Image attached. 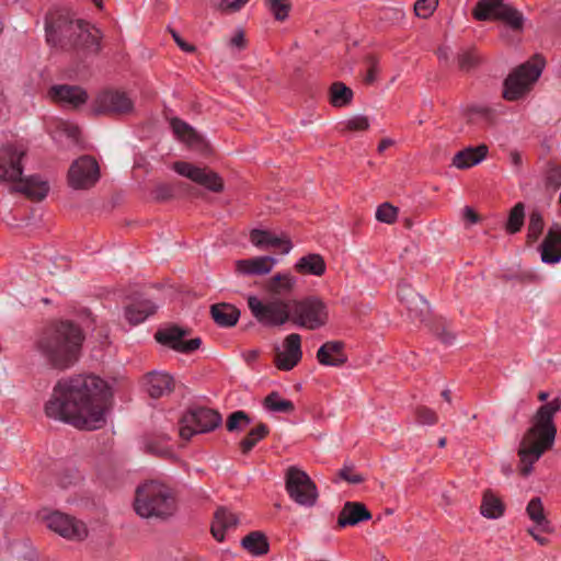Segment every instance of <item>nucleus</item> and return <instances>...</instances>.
Instances as JSON below:
<instances>
[{"label": "nucleus", "mask_w": 561, "mask_h": 561, "mask_svg": "<svg viewBox=\"0 0 561 561\" xmlns=\"http://www.w3.org/2000/svg\"><path fill=\"white\" fill-rule=\"evenodd\" d=\"M113 392L94 375H77L60 379L45 404L48 417L80 430L101 428L106 422L107 403Z\"/></svg>", "instance_id": "f257e3e1"}, {"label": "nucleus", "mask_w": 561, "mask_h": 561, "mask_svg": "<svg viewBox=\"0 0 561 561\" xmlns=\"http://www.w3.org/2000/svg\"><path fill=\"white\" fill-rule=\"evenodd\" d=\"M83 340L79 325L71 321H59L43 332L36 347L50 366L67 369L79 359Z\"/></svg>", "instance_id": "f03ea898"}, {"label": "nucleus", "mask_w": 561, "mask_h": 561, "mask_svg": "<svg viewBox=\"0 0 561 561\" xmlns=\"http://www.w3.org/2000/svg\"><path fill=\"white\" fill-rule=\"evenodd\" d=\"M46 41L62 50L79 54H96L100 48V31L82 20H73L68 14H50L46 19Z\"/></svg>", "instance_id": "7ed1b4c3"}, {"label": "nucleus", "mask_w": 561, "mask_h": 561, "mask_svg": "<svg viewBox=\"0 0 561 561\" xmlns=\"http://www.w3.org/2000/svg\"><path fill=\"white\" fill-rule=\"evenodd\" d=\"M560 410L561 399L554 398L541 405L534 415L531 426L522 439L518 450L523 476H528L534 463L553 445L557 435L553 419Z\"/></svg>", "instance_id": "20e7f679"}, {"label": "nucleus", "mask_w": 561, "mask_h": 561, "mask_svg": "<svg viewBox=\"0 0 561 561\" xmlns=\"http://www.w3.org/2000/svg\"><path fill=\"white\" fill-rule=\"evenodd\" d=\"M25 152V148L21 145L10 144L0 148V182H19L14 187L15 191L30 198L41 201L48 194L49 185L39 176L22 179V159Z\"/></svg>", "instance_id": "39448f33"}, {"label": "nucleus", "mask_w": 561, "mask_h": 561, "mask_svg": "<svg viewBox=\"0 0 561 561\" xmlns=\"http://www.w3.org/2000/svg\"><path fill=\"white\" fill-rule=\"evenodd\" d=\"M134 508L142 518L167 519L175 513V499L169 486L150 480L136 489Z\"/></svg>", "instance_id": "423d86ee"}, {"label": "nucleus", "mask_w": 561, "mask_h": 561, "mask_svg": "<svg viewBox=\"0 0 561 561\" xmlns=\"http://www.w3.org/2000/svg\"><path fill=\"white\" fill-rule=\"evenodd\" d=\"M248 307L252 316L265 327H282L291 321V300L271 297L262 301L254 295L248 297Z\"/></svg>", "instance_id": "0eeeda50"}, {"label": "nucleus", "mask_w": 561, "mask_h": 561, "mask_svg": "<svg viewBox=\"0 0 561 561\" xmlns=\"http://www.w3.org/2000/svg\"><path fill=\"white\" fill-rule=\"evenodd\" d=\"M329 321V308L317 296L291 300V322L298 328L318 330Z\"/></svg>", "instance_id": "6e6552de"}, {"label": "nucleus", "mask_w": 561, "mask_h": 561, "mask_svg": "<svg viewBox=\"0 0 561 561\" xmlns=\"http://www.w3.org/2000/svg\"><path fill=\"white\" fill-rule=\"evenodd\" d=\"M285 489L290 500L302 507H313L319 497L316 483L306 471L297 466L287 468Z\"/></svg>", "instance_id": "1a4fd4ad"}, {"label": "nucleus", "mask_w": 561, "mask_h": 561, "mask_svg": "<svg viewBox=\"0 0 561 561\" xmlns=\"http://www.w3.org/2000/svg\"><path fill=\"white\" fill-rule=\"evenodd\" d=\"M545 67L542 58L526 62L516 68L504 81L503 96L508 101H515L524 96L530 85L537 81Z\"/></svg>", "instance_id": "9d476101"}, {"label": "nucleus", "mask_w": 561, "mask_h": 561, "mask_svg": "<svg viewBox=\"0 0 561 561\" xmlns=\"http://www.w3.org/2000/svg\"><path fill=\"white\" fill-rule=\"evenodd\" d=\"M221 415L208 408L190 409L181 419L179 435L184 440L192 436L208 433L221 424Z\"/></svg>", "instance_id": "9b49d317"}, {"label": "nucleus", "mask_w": 561, "mask_h": 561, "mask_svg": "<svg viewBox=\"0 0 561 561\" xmlns=\"http://www.w3.org/2000/svg\"><path fill=\"white\" fill-rule=\"evenodd\" d=\"M472 15L478 21H503L513 30H520L524 23L522 13L504 0H479Z\"/></svg>", "instance_id": "f8f14e48"}, {"label": "nucleus", "mask_w": 561, "mask_h": 561, "mask_svg": "<svg viewBox=\"0 0 561 561\" xmlns=\"http://www.w3.org/2000/svg\"><path fill=\"white\" fill-rule=\"evenodd\" d=\"M134 101L125 92L116 89H107L100 92L94 101L96 114L123 115L133 112Z\"/></svg>", "instance_id": "ddd939ff"}, {"label": "nucleus", "mask_w": 561, "mask_h": 561, "mask_svg": "<svg viewBox=\"0 0 561 561\" xmlns=\"http://www.w3.org/2000/svg\"><path fill=\"white\" fill-rule=\"evenodd\" d=\"M68 178L71 187L88 188L94 185L100 178L99 164L91 157H80L71 164Z\"/></svg>", "instance_id": "4468645a"}, {"label": "nucleus", "mask_w": 561, "mask_h": 561, "mask_svg": "<svg viewBox=\"0 0 561 561\" xmlns=\"http://www.w3.org/2000/svg\"><path fill=\"white\" fill-rule=\"evenodd\" d=\"M186 335V330L176 325H171L158 330L154 337L157 342L164 346H168L179 353L188 354L201 346L202 340L199 337L185 340Z\"/></svg>", "instance_id": "2eb2a0df"}, {"label": "nucleus", "mask_w": 561, "mask_h": 561, "mask_svg": "<svg viewBox=\"0 0 561 561\" xmlns=\"http://www.w3.org/2000/svg\"><path fill=\"white\" fill-rule=\"evenodd\" d=\"M46 525L50 530L71 540H81L88 534L82 522L60 512L49 514L46 517Z\"/></svg>", "instance_id": "dca6fc26"}, {"label": "nucleus", "mask_w": 561, "mask_h": 561, "mask_svg": "<svg viewBox=\"0 0 561 561\" xmlns=\"http://www.w3.org/2000/svg\"><path fill=\"white\" fill-rule=\"evenodd\" d=\"M173 170L178 174L192 180L211 192H220L222 190V181L215 172L184 161L175 162Z\"/></svg>", "instance_id": "f3484780"}, {"label": "nucleus", "mask_w": 561, "mask_h": 561, "mask_svg": "<svg viewBox=\"0 0 561 561\" xmlns=\"http://www.w3.org/2000/svg\"><path fill=\"white\" fill-rule=\"evenodd\" d=\"M398 298L401 304L405 305L408 316L413 321L424 322L426 320L430 313V305L427 300L415 293L409 284H399Z\"/></svg>", "instance_id": "a211bd4d"}, {"label": "nucleus", "mask_w": 561, "mask_h": 561, "mask_svg": "<svg viewBox=\"0 0 561 561\" xmlns=\"http://www.w3.org/2000/svg\"><path fill=\"white\" fill-rule=\"evenodd\" d=\"M301 357V337L298 333H290L285 337L283 348H276L275 365L278 369L288 371L298 364Z\"/></svg>", "instance_id": "6ab92c4d"}, {"label": "nucleus", "mask_w": 561, "mask_h": 561, "mask_svg": "<svg viewBox=\"0 0 561 561\" xmlns=\"http://www.w3.org/2000/svg\"><path fill=\"white\" fill-rule=\"evenodd\" d=\"M158 310V305L147 298H136L124 307V319L135 327L145 322Z\"/></svg>", "instance_id": "aec40b11"}, {"label": "nucleus", "mask_w": 561, "mask_h": 561, "mask_svg": "<svg viewBox=\"0 0 561 561\" xmlns=\"http://www.w3.org/2000/svg\"><path fill=\"white\" fill-rule=\"evenodd\" d=\"M540 256L545 264L561 262V225L553 224L540 245Z\"/></svg>", "instance_id": "412c9836"}, {"label": "nucleus", "mask_w": 561, "mask_h": 561, "mask_svg": "<svg viewBox=\"0 0 561 561\" xmlns=\"http://www.w3.org/2000/svg\"><path fill=\"white\" fill-rule=\"evenodd\" d=\"M48 95L54 101L59 102L66 106L77 107L87 101L85 91L76 85H54L49 89Z\"/></svg>", "instance_id": "4be33fe9"}, {"label": "nucleus", "mask_w": 561, "mask_h": 561, "mask_svg": "<svg viewBox=\"0 0 561 561\" xmlns=\"http://www.w3.org/2000/svg\"><path fill=\"white\" fill-rule=\"evenodd\" d=\"M173 377L165 371L152 370L145 376V387L151 398H161L173 389Z\"/></svg>", "instance_id": "5701e85b"}, {"label": "nucleus", "mask_w": 561, "mask_h": 561, "mask_svg": "<svg viewBox=\"0 0 561 561\" xmlns=\"http://www.w3.org/2000/svg\"><path fill=\"white\" fill-rule=\"evenodd\" d=\"M250 240L253 245L260 249L277 248L283 254H288L293 249L290 240L285 237L276 236L266 230L254 229L250 233Z\"/></svg>", "instance_id": "b1692460"}, {"label": "nucleus", "mask_w": 561, "mask_h": 561, "mask_svg": "<svg viewBox=\"0 0 561 561\" xmlns=\"http://www.w3.org/2000/svg\"><path fill=\"white\" fill-rule=\"evenodd\" d=\"M370 518L371 514L363 503L346 502L339 514L337 526L341 528L355 526Z\"/></svg>", "instance_id": "393cba45"}, {"label": "nucleus", "mask_w": 561, "mask_h": 561, "mask_svg": "<svg viewBox=\"0 0 561 561\" xmlns=\"http://www.w3.org/2000/svg\"><path fill=\"white\" fill-rule=\"evenodd\" d=\"M343 348L344 343L341 341L325 342L319 347L317 359L323 366L340 367L347 360Z\"/></svg>", "instance_id": "a878e982"}, {"label": "nucleus", "mask_w": 561, "mask_h": 561, "mask_svg": "<svg viewBox=\"0 0 561 561\" xmlns=\"http://www.w3.org/2000/svg\"><path fill=\"white\" fill-rule=\"evenodd\" d=\"M276 263L277 260L273 256H256L237 261L236 270L242 275H265L273 270Z\"/></svg>", "instance_id": "bb28decb"}, {"label": "nucleus", "mask_w": 561, "mask_h": 561, "mask_svg": "<svg viewBox=\"0 0 561 561\" xmlns=\"http://www.w3.org/2000/svg\"><path fill=\"white\" fill-rule=\"evenodd\" d=\"M171 126L174 135L191 148L198 151L207 149V144H205L204 139L185 122L174 118L171 122Z\"/></svg>", "instance_id": "cd10ccee"}, {"label": "nucleus", "mask_w": 561, "mask_h": 561, "mask_svg": "<svg viewBox=\"0 0 561 561\" xmlns=\"http://www.w3.org/2000/svg\"><path fill=\"white\" fill-rule=\"evenodd\" d=\"M486 154L488 147L485 145H480L476 148L468 147L455 154L453 165L460 170L468 169L482 162Z\"/></svg>", "instance_id": "c85d7f7f"}, {"label": "nucleus", "mask_w": 561, "mask_h": 561, "mask_svg": "<svg viewBox=\"0 0 561 561\" xmlns=\"http://www.w3.org/2000/svg\"><path fill=\"white\" fill-rule=\"evenodd\" d=\"M238 517L225 507H220L216 511L214 522L211 524V534L218 541L225 539V534L231 529H234L238 525Z\"/></svg>", "instance_id": "c756f323"}, {"label": "nucleus", "mask_w": 561, "mask_h": 561, "mask_svg": "<svg viewBox=\"0 0 561 561\" xmlns=\"http://www.w3.org/2000/svg\"><path fill=\"white\" fill-rule=\"evenodd\" d=\"M210 313L215 323L222 328L233 327L240 317V311L230 304L213 305Z\"/></svg>", "instance_id": "7c9ffc66"}, {"label": "nucleus", "mask_w": 561, "mask_h": 561, "mask_svg": "<svg viewBox=\"0 0 561 561\" xmlns=\"http://www.w3.org/2000/svg\"><path fill=\"white\" fill-rule=\"evenodd\" d=\"M297 279L290 273H278L272 277L267 284V290L273 297L288 295L293 291Z\"/></svg>", "instance_id": "2f4dec72"}, {"label": "nucleus", "mask_w": 561, "mask_h": 561, "mask_svg": "<svg viewBox=\"0 0 561 561\" xmlns=\"http://www.w3.org/2000/svg\"><path fill=\"white\" fill-rule=\"evenodd\" d=\"M295 268L302 274L321 276L325 272V262L320 254L310 253L300 257L296 262Z\"/></svg>", "instance_id": "473e14b6"}, {"label": "nucleus", "mask_w": 561, "mask_h": 561, "mask_svg": "<svg viewBox=\"0 0 561 561\" xmlns=\"http://www.w3.org/2000/svg\"><path fill=\"white\" fill-rule=\"evenodd\" d=\"M526 513L529 519L535 523L536 529L542 533H550L552 530L550 522L545 515V510L540 497H534L529 501L526 507Z\"/></svg>", "instance_id": "72a5a7b5"}, {"label": "nucleus", "mask_w": 561, "mask_h": 561, "mask_svg": "<svg viewBox=\"0 0 561 561\" xmlns=\"http://www.w3.org/2000/svg\"><path fill=\"white\" fill-rule=\"evenodd\" d=\"M481 515L489 519H497L504 514V504L491 492H485L480 507Z\"/></svg>", "instance_id": "f704fd0d"}, {"label": "nucleus", "mask_w": 561, "mask_h": 561, "mask_svg": "<svg viewBox=\"0 0 561 561\" xmlns=\"http://www.w3.org/2000/svg\"><path fill=\"white\" fill-rule=\"evenodd\" d=\"M242 547L253 556H262L268 551V542L264 534L250 533L241 541Z\"/></svg>", "instance_id": "c9c22d12"}, {"label": "nucleus", "mask_w": 561, "mask_h": 561, "mask_svg": "<svg viewBox=\"0 0 561 561\" xmlns=\"http://www.w3.org/2000/svg\"><path fill=\"white\" fill-rule=\"evenodd\" d=\"M264 407L274 413H290L295 409L291 401L282 399L279 393L275 391L264 399Z\"/></svg>", "instance_id": "e433bc0d"}, {"label": "nucleus", "mask_w": 561, "mask_h": 561, "mask_svg": "<svg viewBox=\"0 0 561 561\" xmlns=\"http://www.w3.org/2000/svg\"><path fill=\"white\" fill-rule=\"evenodd\" d=\"M353 98V91L342 82H335L331 87V103L335 107L347 105Z\"/></svg>", "instance_id": "4c0bfd02"}, {"label": "nucleus", "mask_w": 561, "mask_h": 561, "mask_svg": "<svg viewBox=\"0 0 561 561\" xmlns=\"http://www.w3.org/2000/svg\"><path fill=\"white\" fill-rule=\"evenodd\" d=\"M525 219V207L523 203H517L510 211L508 219L506 222V231L508 233L518 232Z\"/></svg>", "instance_id": "58836bf2"}, {"label": "nucleus", "mask_w": 561, "mask_h": 561, "mask_svg": "<svg viewBox=\"0 0 561 561\" xmlns=\"http://www.w3.org/2000/svg\"><path fill=\"white\" fill-rule=\"evenodd\" d=\"M268 433V428L265 424H260L252 428L248 436L240 443L242 453H249L265 435Z\"/></svg>", "instance_id": "ea45409f"}, {"label": "nucleus", "mask_w": 561, "mask_h": 561, "mask_svg": "<svg viewBox=\"0 0 561 561\" xmlns=\"http://www.w3.org/2000/svg\"><path fill=\"white\" fill-rule=\"evenodd\" d=\"M251 424V419L243 411H236L228 416L227 430L229 432L244 431Z\"/></svg>", "instance_id": "a19ab883"}, {"label": "nucleus", "mask_w": 561, "mask_h": 561, "mask_svg": "<svg viewBox=\"0 0 561 561\" xmlns=\"http://www.w3.org/2000/svg\"><path fill=\"white\" fill-rule=\"evenodd\" d=\"M267 7L277 21H285L291 9L289 0H267Z\"/></svg>", "instance_id": "79ce46f5"}, {"label": "nucleus", "mask_w": 561, "mask_h": 561, "mask_svg": "<svg viewBox=\"0 0 561 561\" xmlns=\"http://www.w3.org/2000/svg\"><path fill=\"white\" fill-rule=\"evenodd\" d=\"M343 129L350 131H363L369 128V118L365 115H355L344 121Z\"/></svg>", "instance_id": "37998d69"}, {"label": "nucleus", "mask_w": 561, "mask_h": 561, "mask_svg": "<svg viewBox=\"0 0 561 561\" xmlns=\"http://www.w3.org/2000/svg\"><path fill=\"white\" fill-rule=\"evenodd\" d=\"M543 219L539 210H533L529 215L528 238L536 240L542 232Z\"/></svg>", "instance_id": "c03bdc74"}, {"label": "nucleus", "mask_w": 561, "mask_h": 561, "mask_svg": "<svg viewBox=\"0 0 561 561\" xmlns=\"http://www.w3.org/2000/svg\"><path fill=\"white\" fill-rule=\"evenodd\" d=\"M398 209L389 203L381 204L376 210V218L380 222L392 224L396 221Z\"/></svg>", "instance_id": "a18cd8bd"}, {"label": "nucleus", "mask_w": 561, "mask_h": 561, "mask_svg": "<svg viewBox=\"0 0 561 561\" xmlns=\"http://www.w3.org/2000/svg\"><path fill=\"white\" fill-rule=\"evenodd\" d=\"M438 5V0H417L414 4V12L419 18L427 19Z\"/></svg>", "instance_id": "49530a36"}, {"label": "nucleus", "mask_w": 561, "mask_h": 561, "mask_svg": "<svg viewBox=\"0 0 561 561\" xmlns=\"http://www.w3.org/2000/svg\"><path fill=\"white\" fill-rule=\"evenodd\" d=\"M339 477L350 484H359L365 480L362 474L354 471V465L347 462L340 469Z\"/></svg>", "instance_id": "de8ad7c7"}, {"label": "nucleus", "mask_w": 561, "mask_h": 561, "mask_svg": "<svg viewBox=\"0 0 561 561\" xmlns=\"http://www.w3.org/2000/svg\"><path fill=\"white\" fill-rule=\"evenodd\" d=\"M478 62V56L473 50H463L458 55V65L462 70H469Z\"/></svg>", "instance_id": "09e8293b"}, {"label": "nucleus", "mask_w": 561, "mask_h": 561, "mask_svg": "<svg viewBox=\"0 0 561 561\" xmlns=\"http://www.w3.org/2000/svg\"><path fill=\"white\" fill-rule=\"evenodd\" d=\"M416 420L421 425H434L437 422V415L433 410L422 407L416 411Z\"/></svg>", "instance_id": "8fccbe9b"}, {"label": "nucleus", "mask_w": 561, "mask_h": 561, "mask_svg": "<svg viewBox=\"0 0 561 561\" xmlns=\"http://www.w3.org/2000/svg\"><path fill=\"white\" fill-rule=\"evenodd\" d=\"M248 1L249 0H221L218 4V9L227 13L237 12L244 7Z\"/></svg>", "instance_id": "3c124183"}, {"label": "nucleus", "mask_w": 561, "mask_h": 561, "mask_svg": "<svg viewBox=\"0 0 561 561\" xmlns=\"http://www.w3.org/2000/svg\"><path fill=\"white\" fill-rule=\"evenodd\" d=\"M154 198L158 201H164L173 196V190L170 185L159 184L154 192Z\"/></svg>", "instance_id": "603ef678"}, {"label": "nucleus", "mask_w": 561, "mask_h": 561, "mask_svg": "<svg viewBox=\"0 0 561 561\" xmlns=\"http://www.w3.org/2000/svg\"><path fill=\"white\" fill-rule=\"evenodd\" d=\"M229 45L239 50L245 47V38L242 30H237V32L229 39Z\"/></svg>", "instance_id": "864d4df0"}, {"label": "nucleus", "mask_w": 561, "mask_h": 561, "mask_svg": "<svg viewBox=\"0 0 561 561\" xmlns=\"http://www.w3.org/2000/svg\"><path fill=\"white\" fill-rule=\"evenodd\" d=\"M62 128V131L66 134V136L71 140V141H77L78 138H79V135H80V129L78 126L76 125H71V124H67V123H61V126Z\"/></svg>", "instance_id": "5fc2aeb1"}, {"label": "nucleus", "mask_w": 561, "mask_h": 561, "mask_svg": "<svg viewBox=\"0 0 561 561\" xmlns=\"http://www.w3.org/2000/svg\"><path fill=\"white\" fill-rule=\"evenodd\" d=\"M171 34H172V37L173 39L175 41V43L178 44V46L185 53H193L195 50V47L191 44H187L186 42H184L182 39V37L179 35L178 32L175 31H171Z\"/></svg>", "instance_id": "6e6d98bb"}, {"label": "nucleus", "mask_w": 561, "mask_h": 561, "mask_svg": "<svg viewBox=\"0 0 561 561\" xmlns=\"http://www.w3.org/2000/svg\"><path fill=\"white\" fill-rule=\"evenodd\" d=\"M436 335L446 345L453 344L456 339L455 334L446 328H443L440 331L437 330Z\"/></svg>", "instance_id": "4d7b16f0"}, {"label": "nucleus", "mask_w": 561, "mask_h": 561, "mask_svg": "<svg viewBox=\"0 0 561 561\" xmlns=\"http://www.w3.org/2000/svg\"><path fill=\"white\" fill-rule=\"evenodd\" d=\"M462 218L470 224H477L479 221L478 215L474 213V210L470 206H466L462 209Z\"/></svg>", "instance_id": "13d9d810"}, {"label": "nucleus", "mask_w": 561, "mask_h": 561, "mask_svg": "<svg viewBox=\"0 0 561 561\" xmlns=\"http://www.w3.org/2000/svg\"><path fill=\"white\" fill-rule=\"evenodd\" d=\"M510 162L516 170H519L523 165L522 154L516 150L511 151L510 152Z\"/></svg>", "instance_id": "bf43d9fd"}, {"label": "nucleus", "mask_w": 561, "mask_h": 561, "mask_svg": "<svg viewBox=\"0 0 561 561\" xmlns=\"http://www.w3.org/2000/svg\"><path fill=\"white\" fill-rule=\"evenodd\" d=\"M554 179H556L557 184H560V182H561V168L560 167H554L550 170L549 180L552 181Z\"/></svg>", "instance_id": "052dcab7"}, {"label": "nucleus", "mask_w": 561, "mask_h": 561, "mask_svg": "<svg viewBox=\"0 0 561 561\" xmlns=\"http://www.w3.org/2000/svg\"><path fill=\"white\" fill-rule=\"evenodd\" d=\"M450 49L447 46H442L437 49V57L439 60H448Z\"/></svg>", "instance_id": "680f3d73"}, {"label": "nucleus", "mask_w": 561, "mask_h": 561, "mask_svg": "<svg viewBox=\"0 0 561 561\" xmlns=\"http://www.w3.org/2000/svg\"><path fill=\"white\" fill-rule=\"evenodd\" d=\"M528 531H529V534L533 536V538H534V539H535V540H536L540 546H545V545H547L548 539H547V538H545V537H542V536H540V535H538V534H536L535 528H530Z\"/></svg>", "instance_id": "e2e57ef3"}, {"label": "nucleus", "mask_w": 561, "mask_h": 561, "mask_svg": "<svg viewBox=\"0 0 561 561\" xmlns=\"http://www.w3.org/2000/svg\"><path fill=\"white\" fill-rule=\"evenodd\" d=\"M393 144V141L389 138H386V139H382L379 145H378V151L379 152H382L385 151L388 147H390L391 145Z\"/></svg>", "instance_id": "0e129e2a"}, {"label": "nucleus", "mask_w": 561, "mask_h": 561, "mask_svg": "<svg viewBox=\"0 0 561 561\" xmlns=\"http://www.w3.org/2000/svg\"><path fill=\"white\" fill-rule=\"evenodd\" d=\"M375 78H376V72H375L374 68H371L366 77V81L370 83L375 80Z\"/></svg>", "instance_id": "69168bd1"}, {"label": "nucleus", "mask_w": 561, "mask_h": 561, "mask_svg": "<svg viewBox=\"0 0 561 561\" xmlns=\"http://www.w3.org/2000/svg\"><path fill=\"white\" fill-rule=\"evenodd\" d=\"M442 397L447 401V402H450V391L448 389H445L443 392H442Z\"/></svg>", "instance_id": "338daca9"}, {"label": "nucleus", "mask_w": 561, "mask_h": 561, "mask_svg": "<svg viewBox=\"0 0 561 561\" xmlns=\"http://www.w3.org/2000/svg\"><path fill=\"white\" fill-rule=\"evenodd\" d=\"M548 397H549V393H548V392H546V391H541V392H539V394H538V399H539L540 401H546V400L548 399Z\"/></svg>", "instance_id": "774afa93"}]
</instances>
